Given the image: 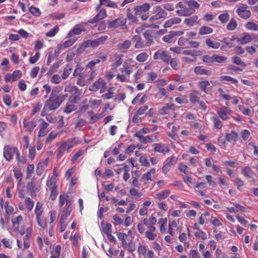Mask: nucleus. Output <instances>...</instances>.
Returning <instances> with one entry per match:
<instances>
[{
    "label": "nucleus",
    "mask_w": 258,
    "mask_h": 258,
    "mask_svg": "<svg viewBox=\"0 0 258 258\" xmlns=\"http://www.w3.org/2000/svg\"><path fill=\"white\" fill-rule=\"evenodd\" d=\"M107 39V36L103 35L95 40L85 41L79 45L77 49V52L78 53H82L86 48L90 46L94 48H96L100 45H103Z\"/></svg>",
    "instance_id": "f257e3e1"
},
{
    "label": "nucleus",
    "mask_w": 258,
    "mask_h": 258,
    "mask_svg": "<svg viewBox=\"0 0 258 258\" xmlns=\"http://www.w3.org/2000/svg\"><path fill=\"white\" fill-rule=\"evenodd\" d=\"M32 229L30 227H27L25 226H22L18 233L21 235H24L23 237V247L24 249H26L30 246V239L32 237Z\"/></svg>",
    "instance_id": "f03ea898"
},
{
    "label": "nucleus",
    "mask_w": 258,
    "mask_h": 258,
    "mask_svg": "<svg viewBox=\"0 0 258 258\" xmlns=\"http://www.w3.org/2000/svg\"><path fill=\"white\" fill-rule=\"evenodd\" d=\"M56 182V180L54 176H51L46 182L47 188L51 191V195L49 198L52 201L55 200L58 194Z\"/></svg>",
    "instance_id": "7ed1b4c3"
},
{
    "label": "nucleus",
    "mask_w": 258,
    "mask_h": 258,
    "mask_svg": "<svg viewBox=\"0 0 258 258\" xmlns=\"http://www.w3.org/2000/svg\"><path fill=\"white\" fill-rule=\"evenodd\" d=\"M16 156V159L18 161H21L20 158V154L18 149L16 147H10L6 146L4 150V156L7 160H10L14 156Z\"/></svg>",
    "instance_id": "20e7f679"
},
{
    "label": "nucleus",
    "mask_w": 258,
    "mask_h": 258,
    "mask_svg": "<svg viewBox=\"0 0 258 258\" xmlns=\"http://www.w3.org/2000/svg\"><path fill=\"white\" fill-rule=\"evenodd\" d=\"M66 92H68L66 94V97L68 96L69 93L70 94V96L69 97V102L71 103L76 102L81 94L80 92L75 86L68 87L67 88H66Z\"/></svg>",
    "instance_id": "39448f33"
},
{
    "label": "nucleus",
    "mask_w": 258,
    "mask_h": 258,
    "mask_svg": "<svg viewBox=\"0 0 258 258\" xmlns=\"http://www.w3.org/2000/svg\"><path fill=\"white\" fill-rule=\"evenodd\" d=\"M167 16V12L160 6H156L154 8V15L150 18V22H154L162 18H166Z\"/></svg>",
    "instance_id": "423d86ee"
},
{
    "label": "nucleus",
    "mask_w": 258,
    "mask_h": 258,
    "mask_svg": "<svg viewBox=\"0 0 258 258\" xmlns=\"http://www.w3.org/2000/svg\"><path fill=\"white\" fill-rule=\"evenodd\" d=\"M62 101V100L58 97L54 98L53 97H51L44 104L45 109L50 111L55 110L60 106Z\"/></svg>",
    "instance_id": "0eeeda50"
},
{
    "label": "nucleus",
    "mask_w": 258,
    "mask_h": 258,
    "mask_svg": "<svg viewBox=\"0 0 258 258\" xmlns=\"http://www.w3.org/2000/svg\"><path fill=\"white\" fill-rule=\"evenodd\" d=\"M153 58L155 60L160 59L164 62L168 63L171 56L167 52L159 49L154 54Z\"/></svg>",
    "instance_id": "6e6552de"
},
{
    "label": "nucleus",
    "mask_w": 258,
    "mask_h": 258,
    "mask_svg": "<svg viewBox=\"0 0 258 258\" xmlns=\"http://www.w3.org/2000/svg\"><path fill=\"white\" fill-rule=\"evenodd\" d=\"M126 20L124 18H118L113 21L107 22V27L109 29H116L120 26L125 25Z\"/></svg>",
    "instance_id": "1a4fd4ad"
},
{
    "label": "nucleus",
    "mask_w": 258,
    "mask_h": 258,
    "mask_svg": "<svg viewBox=\"0 0 258 258\" xmlns=\"http://www.w3.org/2000/svg\"><path fill=\"white\" fill-rule=\"evenodd\" d=\"M106 85L105 81L102 78H100L97 81H95L91 86L89 87V90L91 91H96L100 89V92L102 93L101 90L105 88Z\"/></svg>",
    "instance_id": "9d476101"
},
{
    "label": "nucleus",
    "mask_w": 258,
    "mask_h": 258,
    "mask_svg": "<svg viewBox=\"0 0 258 258\" xmlns=\"http://www.w3.org/2000/svg\"><path fill=\"white\" fill-rule=\"evenodd\" d=\"M34 180L35 177L32 178V181L28 183L27 185L28 191L30 192V194L32 197L36 196L35 191H39L40 189V186L37 185Z\"/></svg>",
    "instance_id": "9b49d317"
},
{
    "label": "nucleus",
    "mask_w": 258,
    "mask_h": 258,
    "mask_svg": "<svg viewBox=\"0 0 258 258\" xmlns=\"http://www.w3.org/2000/svg\"><path fill=\"white\" fill-rule=\"evenodd\" d=\"M255 36L253 34H249L248 33H243V36L241 38H236L237 42L240 43L241 44H244L248 42H251Z\"/></svg>",
    "instance_id": "f8f14e48"
},
{
    "label": "nucleus",
    "mask_w": 258,
    "mask_h": 258,
    "mask_svg": "<svg viewBox=\"0 0 258 258\" xmlns=\"http://www.w3.org/2000/svg\"><path fill=\"white\" fill-rule=\"evenodd\" d=\"M39 121H41V123L39 125L40 130L38 133V137L41 138L45 136L48 133V131L47 129L49 124L42 119H39Z\"/></svg>",
    "instance_id": "ddd939ff"
},
{
    "label": "nucleus",
    "mask_w": 258,
    "mask_h": 258,
    "mask_svg": "<svg viewBox=\"0 0 258 258\" xmlns=\"http://www.w3.org/2000/svg\"><path fill=\"white\" fill-rule=\"evenodd\" d=\"M150 8V5L148 3L143 5L137 6L134 8L136 15H141L143 13L147 12Z\"/></svg>",
    "instance_id": "4468645a"
},
{
    "label": "nucleus",
    "mask_w": 258,
    "mask_h": 258,
    "mask_svg": "<svg viewBox=\"0 0 258 258\" xmlns=\"http://www.w3.org/2000/svg\"><path fill=\"white\" fill-rule=\"evenodd\" d=\"M23 123L24 127L26 128V131L30 134L32 132L33 129L36 126V122L34 120L28 121L27 118H25Z\"/></svg>",
    "instance_id": "2eb2a0df"
},
{
    "label": "nucleus",
    "mask_w": 258,
    "mask_h": 258,
    "mask_svg": "<svg viewBox=\"0 0 258 258\" xmlns=\"http://www.w3.org/2000/svg\"><path fill=\"white\" fill-rule=\"evenodd\" d=\"M231 111L228 109L227 108L224 107L220 108L217 111V113L219 115V117L223 120H226L229 118L228 114H230Z\"/></svg>",
    "instance_id": "dca6fc26"
},
{
    "label": "nucleus",
    "mask_w": 258,
    "mask_h": 258,
    "mask_svg": "<svg viewBox=\"0 0 258 258\" xmlns=\"http://www.w3.org/2000/svg\"><path fill=\"white\" fill-rule=\"evenodd\" d=\"M194 72L197 75L210 76L212 71L210 70L205 69L203 66H197L194 69Z\"/></svg>",
    "instance_id": "f3484780"
},
{
    "label": "nucleus",
    "mask_w": 258,
    "mask_h": 258,
    "mask_svg": "<svg viewBox=\"0 0 258 258\" xmlns=\"http://www.w3.org/2000/svg\"><path fill=\"white\" fill-rule=\"evenodd\" d=\"M195 12V10L186 5L184 9L176 11V14L179 16H188L194 13Z\"/></svg>",
    "instance_id": "a211bd4d"
},
{
    "label": "nucleus",
    "mask_w": 258,
    "mask_h": 258,
    "mask_svg": "<svg viewBox=\"0 0 258 258\" xmlns=\"http://www.w3.org/2000/svg\"><path fill=\"white\" fill-rule=\"evenodd\" d=\"M154 151L159 152L163 154H165L169 152V148L168 147L163 144H154Z\"/></svg>",
    "instance_id": "6ab92c4d"
},
{
    "label": "nucleus",
    "mask_w": 258,
    "mask_h": 258,
    "mask_svg": "<svg viewBox=\"0 0 258 258\" xmlns=\"http://www.w3.org/2000/svg\"><path fill=\"white\" fill-rule=\"evenodd\" d=\"M106 16L107 15L105 10L104 9H102L100 10L99 12L95 16V17L92 20L89 21L88 22L90 23L97 22L104 19Z\"/></svg>",
    "instance_id": "aec40b11"
},
{
    "label": "nucleus",
    "mask_w": 258,
    "mask_h": 258,
    "mask_svg": "<svg viewBox=\"0 0 258 258\" xmlns=\"http://www.w3.org/2000/svg\"><path fill=\"white\" fill-rule=\"evenodd\" d=\"M236 12L239 17L244 19H247L251 16L250 11L249 10H246V7L242 9H237Z\"/></svg>",
    "instance_id": "412c9836"
},
{
    "label": "nucleus",
    "mask_w": 258,
    "mask_h": 258,
    "mask_svg": "<svg viewBox=\"0 0 258 258\" xmlns=\"http://www.w3.org/2000/svg\"><path fill=\"white\" fill-rule=\"evenodd\" d=\"M135 137H137L140 142L142 143H152L153 142V139L151 138L149 136H144L142 135L141 132H139L136 133L134 135Z\"/></svg>",
    "instance_id": "4be33fe9"
},
{
    "label": "nucleus",
    "mask_w": 258,
    "mask_h": 258,
    "mask_svg": "<svg viewBox=\"0 0 258 258\" xmlns=\"http://www.w3.org/2000/svg\"><path fill=\"white\" fill-rule=\"evenodd\" d=\"M131 45V41L130 40H126L122 42L118 43L117 45V48L121 52H124L130 47Z\"/></svg>",
    "instance_id": "5701e85b"
},
{
    "label": "nucleus",
    "mask_w": 258,
    "mask_h": 258,
    "mask_svg": "<svg viewBox=\"0 0 258 258\" xmlns=\"http://www.w3.org/2000/svg\"><path fill=\"white\" fill-rule=\"evenodd\" d=\"M23 217L21 215L18 216L16 217V218L12 221L13 223V227L14 228V231L19 232L20 228V224L23 221Z\"/></svg>",
    "instance_id": "b1692460"
},
{
    "label": "nucleus",
    "mask_w": 258,
    "mask_h": 258,
    "mask_svg": "<svg viewBox=\"0 0 258 258\" xmlns=\"http://www.w3.org/2000/svg\"><path fill=\"white\" fill-rule=\"evenodd\" d=\"M205 43L209 48H211L215 49L219 48L221 45L220 42L213 40L210 38L206 39Z\"/></svg>",
    "instance_id": "393cba45"
},
{
    "label": "nucleus",
    "mask_w": 258,
    "mask_h": 258,
    "mask_svg": "<svg viewBox=\"0 0 258 258\" xmlns=\"http://www.w3.org/2000/svg\"><path fill=\"white\" fill-rule=\"evenodd\" d=\"M133 40L134 42H136L135 47L137 49L143 48L146 46L142 41V39L139 35L134 36L133 38Z\"/></svg>",
    "instance_id": "a878e982"
},
{
    "label": "nucleus",
    "mask_w": 258,
    "mask_h": 258,
    "mask_svg": "<svg viewBox=\"0 0 258 258\" xmlns=\"http://www.w3.org/2000/svg\"><path fill=\"white\" fill-rule=\"evenodd\" d=\"M72 203V198L66 195V205L68 206L67 208L66 209V216L70 214L73 209L71 207Z\"/></svg>",
    "instance_id": "bb28decb"
},
{
    "label": "nucleus",
    "mask_w": 258,
    "mask_h": 258,
    "mask_svg": "<svg viewBox=\"0 0 258 258\" xmlns=\"http://www.w3.org/2000/svg\"><path fill=\"white\" fill-rule=\"evenodd\" d=\"M100 1V4L99 6L97 8V9H98L100 6L101 5H106V6L108 7H111L114 9L118 8V6L116 3L111 1L110 0H99Z\"/></svg>",
    "instance_id": "cd10ccee"
},
{
    "label": "nucleus",
    "mask_w": 258,
    "mask_h": 258,
    "mask_svg": "<svg viewBox=\"0 0 258 258\" xmlns=\"http://www.w3.org/2000/svg\"><path fill=\"white\" fill-rule=\"evenodd\" d=\"M83 31H85L84 28H82L79 25H77L75 26L72 31L69 33L68 35L70 36H75L76 35L80 34Z\"/></svg>",
    "instance_id": "c85d7f7f"
},
{
    "label": "nucleus",
    "mask_w": 258,
    "mask_h": 258,
    "mask_svg": "<svg viewBox=\"0 0 258 258\" xmlns=\"http://www.w3.org/2000/svg\"><path fill=\"white\" fill-rule=\"evenodd\" d=\"M210 85V83L208 81H202L199 82L198 86L201 90L206 93H208L209 90L208 87Z\"/></svg>",
    "instance_id": "c756f323"
},
{
    "label": "nucleus",
    "mask_w": 258,
    "mask_h": 258,
    "mask_svg": "<svg viewBox=\"0 0 258 258\" xmlns=\"http://www.w3.org/2000/svg\"><path fill=\"white\" fill-rule=\"evenodd\" d=\"M238 134L234 132L227 134L226 135V140L230 143L235 142L237 140Z\"/></svg>",
    "instance_id": "7c9ffc66"
},
{
    "label": "nucleus",
    "mask_w": 258,
    "mask_h": 258,
    "mask_svg": "<svg viewBox=\"0 0 258 258\" xmlns=\"http://www.w3.org/2000/svg\"><path fill=\"white\" fill-rule=\"evenodd\" d=\"M66 5H67L68 10H76L78 9V3L73 0H66Z\"/></svg>",
    "instance_id": "2f4dec72"
},
{
    "label": "nucleus",
    "mask_w": 258,
    "mask_h": 258,
    "mask_svg": "<svg viewBox=\"0 0 258 258\" xmlns=\"http://www.w3.org/2000/svg\"><path fill=\"white\" fill-rule=\"evenodd\" d=\"M212 28L207 26H202L199 29V34L204 35L212 33Z\"/></svg>",
    "instance_id": "473e14b6"
},
{
    "label": "nucleus",
    "mask_w": 258,
    "mask_h": 258,
    "mask_svg": "<svg viewBox=\"0 0 258 258\" xmlns=\"http://www.w3.org/2000/svg\"><path fill=\"white\" fill-rule=\"evenodd\" d=\"M198 19V17L197 16L194 15L190 18L185 19L184 22V23L186 25L189 26H192L196 22H197Z\"/></svg>",
    "instance_id": "72a5a7b5"
},
{
    "label": "nucleus",
    "mask_w": 258,
    "mask_h": 258,
    "mask_svg": "<svg viewBox=\"0 0 258 258\" xmlns=\"http://www.w3.org/2000/svg\"><path fill=\"white\" fill-rule=\"evenodd\" d=\"M232 61L235 64L240 65L243 67H246L247 64L245 62L243 61L239 56H234L231 58Z\"/></svg>",
    "instance_id": "f704fd0d"
},
{
    "label": "nucleus",
    "mask_w": 258,
    "mask_h": 258,
    "mask_svg": "<svg viewBox=\"0 0 258 258\" xmlns=\"http://www.w3.org/2000/svg\"><path fill=\"white\" fill-rule=\"evenodd\" d=\"M66 47L72 45L77 40V38L75 36L69 37L68 34L66 37Z\"/></svg>",
    "instance_id": "c9c22d12"
},
{
    "label": "nucleus",
    "mask_w": 258,
    "mask_h": 258,
    "mask_svg": "<svg viewBox=\"0 0 258 258\" xmlns=\"http://www.w3.org/2000/svg\"><path fill=\"white\" fill-rule=\"evenodd\" d=\"M170 191L169 189L164 190L156 194V198L159 199H164L166 198L170 194Z\"/></svg>",
    "instance_id": "e433bc0d"
},
{
    "label": "nucleus",
    "mask_w": 258,
    "mask_h": 258,
    "mask_svg": "<svg viewBox=\"0 0 258 258\" xmlns=\"http://www.w3.org/2000/svg\"><path fill=\"white\" fill-rule=\"evenodd\" d=\"M245 27L247 30L256 31H258V24L254 22H248L245 24Z\"/></svg>",
    "instance_id": "4c0bfd02"
},
{
    "label": "nucleus",
    "mask_w": 258,
    "mask_h": 258,
    "mask_svg": "<svg viewBox=\"0 0 258 258\" xmlns=\"http://www.w3.org/2000/svg\"><path fill=\"white\" fill-rule=\"evenodd\" d=\"M214 63H223L226 62L227 58L224 56L219 55L218 54H214Z\"/></svg>",
    "instance_id": "58836bf2"
},
{
    "label": "nucleus",
    "mask_w": 258,
    "mask_h": 258,
    "mask_svg": "<svg viewBox=\"0 0 258 258\" xmlns=\"http://www.w3.org/2000/svg\"><path fill=\"white\" fill-rule=\"evenodd\" d=\"M213 122L214 126L217 129L220 130L222 127V124L220 120L216 116H213L211 118Z\"/></svg>",
    "instance_id": "ea45409f"
},
{
    "label": "nucleus",
    "mask_w": 258,
    "mask_h": 258,
    "mask_svg": "<svg viewBox=\"0 0 258 258\" xmlns=\"http://www.w3.org/2000/svg\"><path fill=\"white\" fill-rule=\"evenodd\" d=\"M162 39L164 41L168 43H172L175 40V38L172 31H171L168 34L165 35L163 37Z\"/></svg>",
    "instance_id": "a19ab883"
},
{
    "label": "nucleus",
    "mask_w": 258,
    "mask_h": 258,
    "mask_svg": "<svg viewBox=\"0 0 258 258\" xmlns=\"http://www.w3.org/2000/svg\"><path fill=\"white\" fill-rule=\"evenodd\" d=\"M43 212L42 205L40 203H37L35 209V214L36 218L41 217V215Z\"/></svg>",
    "instance_id": "79ce46f5"
},
{
    "label": "nucleus",
    "mask_w": 258,
    "mask_h": 258,
    "mask_svg": "<svg viewBox=\"0 0 258 258\" xmlns=\"http://www.w3.org/2000/svg\"><path fill=\"white\" fill-rule=\"evenodd\" d=\"M25 204L28 211H31L34 205V202L29 198H26L25 200Z\"/></svg>",
    "instance_id": "37998d69"
},
{
    "label": "nucleus",
    "mask_w": 258,
    "mask_h": 258,
    "mask_svg": "<svg viewBox=\"0 0 258 258\" xmlns=\"http://www.w3.org/2000/svg\"><path fill=\"white\" fill-rule=\"evenodd\" d=\"M61 250V247L60 245H57L54 249V250L51 252V258H59L60 256V252Z\"/></svg>",
    "instance_id": "c03bdc74"
},
{
    "label": "nucleus",
    "mask_w": 258,
    "mask_h": 258,
    "mask_svg": "<svg viewBox=\"0 0 258 258\" xmlns=\"http://www.w3.org/2000/svg\"><path fill=\"white\" fill-rule=\"evenodd\" d=\"M148 54L146 52H142L138 54L136 57V59L141 62L145 61L148 57Z\"/></svg>",
    "instance_id": "a18cd8bd"
},
{
    "label": "nucleus",
    "mask_w": 258,
    "mask_h": 258,
    "mask_svg": "<svg viewBox=\"0 0 258 258\" xmlns=\"http://www.w3.org/2000/svg\"><path fill=\"white\" fill-rule=\"evenodd\" d=\"M46 166L45 162H39L36 169V173L38 175H41L44 170L45 166Z\"/></svg>",
    "instance_id": "49530a36"
},
{
    "label": "nucleus",
    "mask_w": 258,
    "mask_h": 258,
    "mask_svg": "<svg viewBox=\"0 0 258 258\" xmlns=\"http://www.w3.org/2000/svg\"><path fill=\"white\" fill-rule=\"evenodd\" d=\"M237 26L236 21L234 19H232L227 26V29L229 31H232L236 29Z\"/></svg>",
    "instance_id": "de8ad7c7"
},
{
    "label": "nucleus",
    "mask_w": 258,
    "mask_h": 258,
    "mask_svg": "<svg viewBox=\"0 0 258 258\" xmlns=\"http://www.w3.org/2000/svg\"><path fill=\"white\" fill-rule=\"evenodd\" d=\"M185 4L195 11L196 9H198L200 7V5L197 2L192 0L186 1Z\"/></svg>",
    "instance_id": "09e8293b"
},
{
    "label": "nucleus",
    "mask_w": 258,
    "mask_h": 258,
    "mask_svg": "<svg viewBox=\"0 0 258 258\" xmlns=\"http://www.w3.org/2000/svg\"><path fill=\"white\" fill-rule=\"evenodd\" d=\"M213 55L212 56L209 55H204L202 57V61L206 63H214Z\"/></svg>",
    "instance_id": "8fccbe9b"
},
{
    "label": "nucleus",
    "mask_w": 258,
    "mask_h": 258,
    "mask_svg": "<svg viewBox=\"0 0 258 258\" xmlns=\"http://www.w3.org/2000/svg\"><path fill=\"white\" fill-rule=\"evenodd\" d=\"M125 248H126L128 251L130 252H133L136 250V244L134 241L131 240L126 246H125Z\"/></svg>",
    "instance_id": "3c124183"
},
{
    "label": "nucleus",
    "mask_w": 258,
    "mask_h": 258,
    "mask_svg": "<svg viewBox=\"0 0 258 258\" xmlns=\"http://www.w3.org/2000/svg\"><path fill=\"white\" fill-rule=\"evenodd\" d=\"M220 80L222 81L231 82L232 83L234 84H237L238 83V81L236 79L233 78L230 76H221Z\"/></svg>",
    "instance_id": "603ef678"
},
{
    "label": "nucleus",
    "mask_w": 258,
    "mask_h": 258,
    "mask_svg": "<svg viewBox=\"0 0 258 258\" xmlns=\"http://www.w3.org/2000/svg\"><path fill=\"white\" fill-rule=\"evenodd\" d=\"M218 18L222 23H226L229 19V15L227 13H224L220 15Z\"/></svg>",
    "instance_id": "864d4df0"
},
{
    "label": "nucleus",
    "mask_w": 258,
    "mask_h": 258,
    "mask_svg": "<svg viewBox=\"0 0 258 258\" xmlns=\"http://www.w3.org/2000/svg\"><path fill=\"white\" fill-rule=\"evenodd\" d=\"M243 175L247 177L250 178L253 175V172L251 169L248 167H245L242 169Z\"/></svg>",
    "instance_id": "5fc2aeb1"
},
{
    "label": "nucleus",
    "mask_w": 258,
    "mask_h": 258,
    "mask_svg": "<svg viewBox=\"0 0 258 258\" xmlns=\"http://www.w3.org/2000/svg\"><path fill=\"white\" fill-rule=\"evenodd\" d=\"M29 12L32 15H33L34 16H35L36 17H38L41 14V12H40L39 9L35 7H33V6H31L29 8Z\"/></svg>",
    "instance_id": "6e6d98bb"
},
{
    "label": "nucleus",
    "mask_w": 258,
    "mask_h": 258,
    "mask_svg": "<svg viewBox=\"0 0 258 258\" xmlns=\"http://www.w3.org/2000/svg\"><path fill=\"white\" fill-rule=\"evenodd\" d=\"M12 75L13 77L12 82H15L22 76V72L20 70L15 71Z\"/></svg>",
    "instance_id": "4d7b16f0"
},
{
    "label": "nucleus",
    "mask_w": 258,
    "mask_h": 258,
    "mask_svg": "<svg viewBox=\"0 0 258 258\" xmlns=\"http://www.w3.org/2000/svg\"><path fill=\"white\" fill-rule=\"evenodd\" d=\"M170 65L174 70H177L178 69V60L176 58H170L169 60Z\"/></svg>",
    "instance_id": "13d9d810"
},
{
    "label": "nucleus",
    "mask_w": 258,
    "mask_h": 258,
    "mask_svg": "<svg viewBox=\"0 0 258 258\" xmlns=\"http://www.w3.org/2000/svg\"><path fill=\"white\" fill-rule=\"evenodd\" d=\"M195 235L196 237L200 238L203 240H205L207 238L206 233L202 230H199V231L196 232Z\"/></svg>",
    "instance_id": "bf43d9fd"
},
{
    "label": "nucleus",
    "mask_w": 258,
    "mask_h": 258,
    "mask_svg": "<svg viewBox=\"0 0 258 258\" xmlns=\"http://www.w3.org/2000/svg\"><path fill=\"white\" fill-rule=\"evenodd\" d=\"M157 78V74L154 72H151L148 74L147 82L150 83Z\"/></svg>",
    "instance_id": "052dcab7"
},
{
    "label": "nucleus",
    "mask_w": 258,
    "mask_h": 258,
    "mask_svg": "<svg viewBox=\"0 0 258 258\" xmlns=\"http://www.w3.org/2000/svg\"><path fill=\"white\" fill-rule=\"evenodd\" d=\"M77 180V178L75 176L73 177L72 178V179L71 180L70 183V188L69 189V191H68L69 193H72V192H74L75 189H72V188L73 186V185L76 183Z\"/></svg>",
    "instance_id": "680f3d73"
},
{
    "label": "nucleus",
    "mask_w": 258,
    "mask_h": 258,
    "mask_svg": "<svg viewBox=\"0 0 258 258\" xmlns=\"http://www.w3.org/2000/svg\"><path fill=\"white\" fill-rule=\"evenodd\" d=\"M189 100L192 103H196L200 102V97L194 93H190L189 95Z\"/></svg>",
    "instance_id": "e2e57ef3"
},
{
    "label": "nucleus",
    "mask_w": 258,
    "mask_h": 258,
    "mask_svg": "<svg viewBox=\"0 0 258 258\" xmlns=\"http://www.w3.org/2000/svg\"><path fill=\"white\" fill-rule=\"evenodd\" d=\"M145 38L147 40V45L149 46L152 43V36L148 32L144 33Z\"/></svg>",
    "instance_id": "0e129e2a"
},
{
    "label": "nucleus",
    "mask_w": 258,
    "mask_h": 258,
    "mask_svg": "<svg viewBox=\"0 0 258 258\" xmlns=\"http://www.w3.org/2000/svg\"><path fill=\"white\" fill-rule=\"evenodd\" d=\"M57 157H60L62 156L64 152V143H62L57 150Z\"/></svg>",
    "instance_id": "69168bd1"
},
{
    "label": "nucleus",
    "mask_w": 258,
    "mask_h": 258,
    "mask_svg": "<svg viewBox=\"0 0 258 258\" xmlns=\"http://www.w3.org/2000/svg\"><path fill=\"white\" fill-rule=\"evenodd\" d=\"M39 71V68L38 67H34L30 72V76L31 78H35L36 77Z\"/></svg>",
    "instance_id": "338daca9"
},
{
    "label": "nucleus",
    "mask_w": 258,
    "mask_h": 258,
    "mask_svg": "<svg viewBox=\"0 0 258 258\" xmlns=\"http://www.w3.org/2000/svg\"><path fill=\"white\" fill-rule=\"evenodd\" d=\"M114 174L112 170L110 169H106L105 172L102 175L103 178H107L108 177L113 176Z\"/></svg>",
    "instance_id": "774afa93"
}]
</instances>
